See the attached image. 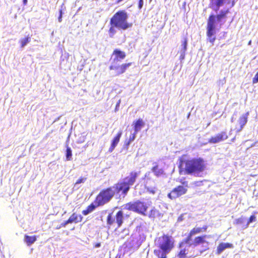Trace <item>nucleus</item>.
Masks as SVG:
<instances>
[{
  "label": "nucleus",
  "instance_id": "nucleus-47",
  "mask_svg": "<svg viewBox=\"0 0 258 258\" xmlns=\"http://www.w3.org/2000/svg\"><path fill=\"white\" fill-rule=\"evenodd\" d=\"M251 41H250L248 42V45H250V44H251Z\"/></svg>",
  "mask_w": 258,
  "mask_h": 258
},
{
  "label": "nucleus",
  "instance_id": "nucleus-14",
  "mask_svg": "<svg viewBox=\"0 0 258 258\" xmlns=\"http://www.w3.org/2000/svg\"><path fill=\"white\" fill-rule=\"evenodd\" d=\"M122 133V131H119V132L116 135V136L112 140L111 146L108 150L109 152H112L113 150L114 149V148L116 147L117 145L118 144L120 140V139L121 137Z\"/></svg>",
  "mask_w": 258,
  "mask_h": 258
},
{
  "label": "nucleus",
  "instance_id": "nucleus-28",
  "mask_svg": "<svg viewBox=\"0 0 258 258\" xmlns=\"http://www.w3.org/2000/svg\"><path fill=\"white\" fill-rule=\"evenodd\" d=\"M68 57V54H64L63 56H62L60 58V66L61 68H62L63 67H65L66 64L67 62V60H65V59H67Z\"/></svg>",
  "mask_w": 258,
  "mask_h": 258
},
{
  "label": "nucleus",
  "instance_id": "nucleus-32",
  "mask_svg": "<svg viewBox=\"0 0 258 258\" xmlns=\"http://www.w3.org/2000/svg\"><path fill=\"white\" fill-rule=\"evenodd\" d=\"M147 190L151 194H154L155 193L156 190L154 187H147Z\"/></svg>",
  "mask_w": 258,
  "mask_h": 258
},
{
  "label": "nucleus",
  "instance_id": "nucleus-18",
  "mask_svg": "<svg viewBox=\"0 0 258 258\" xmlns=\"http://www.w3.org/2000/svg\"><path fill=\"white\" fill-rule=\"evenodd\" d=\"M113 54L115 55V57L114 59V61L115 60L118 61L119 60V59H123L125 57V52L118 49H115L113 51Z\"/></svg>",
  "mask_w": 258,
  "mask_h": 258
},
{
  "label": "nucleus",
  "instance_id": "nucleus-25",
  "mask_svg": "<svg viewBox=\"0 0 258 258\" xmlns=\"http://www.w3.org/2000/svg\"><path fill=\"white\" fill-rule=\"evenodd\" d=\"M115 222H116L115 220V216L113 217L112 216V214L110 213L109 214L107 218V223L108 225H112Z\"/></svg>",
  "mask_w": 258,
  "mask_h": 258
},
{
  "label": "nucleus",
  "instance_id": "nucleus-23",
  "mask_svg": "<svg viewBox=\"0 0 258 258\" xmlns=\"http://www.w3.org/2000/svg\"><path fill=\"white\" fill-rule=\"evenodd\" d=\"M206 236H199L196 237L194 240V245L197 246L198 244L200 243H204L206 242L205 238Z\"/></svg>",
  "mask_w": 258,
  "mask_h": 258
},
{
  "label": "nucleus",
  "instance_id": "nucleus-43",
  "mask_svg": "<svg viewBox=\"0 0 258 258\" xmlns=\"http://www.w3.org/2000/svg\"><path fill=\"white\" fill-rule=\"evenodd\" d=\"M28 1L27 0H23V4L24 6H26L27 5Z\"/></svg>",
  "mask_w": 258,
  "mask_h": 258
},
{
  "label": "nucleus",
  "instance_id": "nucleus-29",
  "mask_svg": "<svg viewBox=\"0 0 258 258\" xmlns=\"http://www.w3.org/2000/svg\"><path fill=\"white\" fill-rule=\"evenodd\" d=\"M87 179L86 177H81L79 179H78L75 183V187H77V185L79 184L84 183Z\"/></svg>",
  "mask_w": 258,
  "mask_h": 258
},
{
  "label": "nucleus",
  "instance_id": "nucleus-40",
  "mask_svg": "<svg viewBox=\"0 0 258 258\" xmlns=\"http://www.w3.org/2000/svg\"><path fill=\"white\" fill-rule=\"evenodd\" d=\"M101 246V243H96L95 245H94V247L95 248H99Z\"/></svg>",
  "mask_w": 258,
  "mask_h": 258
},
{
  "label": "nucleus",
  "instance_id": "nucleus-31",
  "mask_svg": "<svg viewBox=\"0 0 258 258\" xmlns=\"http://www.w3.org/2000/svg\"><path fill=\"white\" fill-rule=\"evenodd\" d=\"M186 254V250L185 249H181L178 254V256L179 258H184Z\"/></svg>",
  "mask_w": 258,
  "mask_h": 258
},
{
  "label": "nucleus",
  "instance_id": "nucleus-12",
  "mask_svg": "<svg viewBox=\"0 0 258 258\" xmlns=\"http://www.w3.org/2000/svg\"><path fill=\"white\" fill-rule=\"evenodd\" d=\"M207 227L206 226H205L202 228L196 227V228H194V229H192L190 231L188 237L186 238V239L185 241V243L187 244H188L189 245H191L192 244L190 243V241L191 240V237L196 234L200 233V232H201L202 231H206L207 230Z\"/></svg>",
  "mask_w": 258,
  "mask_h": 258
},
{
  "label": "nucleus",
  "instance_id": "nucleus-5",
  "mask_svg": "<svg viewBox=\"0 0 258 258\" xmlns=\"http://www.w3.org/2000/svg\"><path fill=\"white\" fill-rule=\"evenodd\" d=\"M120 191L116 184L103 189L97 196L95 203L98 206H103L110 202L115 193L118 194Z\"/></svg>",
  "mask_w": 258,
  "mask_h": 258
},
{
  "label": "nucleus",
  "instance_id": "nucleus-46",
  "mask_svg": "<svg viewBox=\"0 0 258 258\" xmlns=\"http://www.w3.org/2000/svg\"><path fill=\"white\" fill-rule=\"evenodd\" d=\"M61 227V226L60 225L59 226H57V229H59V228H60Z\"/></svg>",
  "mask_w": 258,
  "mask_h": 258
},
{
  "label": "nucleus",
  "instance_id": "nucleus-38",
  "mask_svg": "<svg viewBox=\"0 0 258 258\" xmlns=\"http://www.w3.org/2000/svg\"><path fill=\"white\" fill-rule=\"evenodd\" d=\"M70 224L69 222L68 221V220H67L63 222H62L61 224H60V226L61 227H66L68 224Z\"/></svg>",
  "mask_w": 258,
  "mask_h": 258
},
{
  "label": "nucleus",
  "instance_id": "nucleus-44",
  "mask_svg": "<svg viewBox=\"0 0 258 258\" xmlns=\"http://www.w3.org/2000/svg\"><path fill=\"white\" fill-rule=\"evenodd\" d=\"M201 182H202L201 181H198V182H195V184L196 185H200Z\"/></svg>",
  "mask_w": 258,
  "mask_h": 258
},
{
  "label": "nucleus",
  "instance_id": "nucleus-2",
  "mask_svg": "<svg viewBox=\"0 0 258 258\" xmlns=\"http://www.w3.org/2000/svg\"><path fill=\"white\" fill-rule=\"evenodd\" d=\"M180 166L184 169L186 174L200 177L202 176L206 168L204 161L201 158L181 161Z\"/></svg>",
  "mask_w": 258,
  "mask_h": 258
},
{
  "label": "nucleus",
  "instance_id": "nucleus-6",
  "mask_svg": "<svg viewBox=\"0 0 258 258\" xmlns=\"http://www.w3.org/2000/svg\"><path fill=\"white\" fill-rule=\"evenodd\" d=\"M140 175V171H132L121 181L116 183L119 189L122 192V194L123 195V197L127 195L130 187L134 184Z\"/></svg>",
  "mask_w": 258,
  "mask_h": 258
},
{
  "label": "nucleus",
  "instance_id": "nucleus-35",
  "mask_svg": "<svg viewBox=\"0 0 258 258\" xmlns=\"http://www.w3.org/2000/svg\"><path fill=\"white\" fill-rule=\"evenodd\" d=\"M258 82V72L255 74L253 79V83H257Z\"/></svg>",
  "mask_w": 258,
  "mask_h": 258
},
{
  "label": "nucleus",
  "instance_id": "nucleus-1",
  "mask_svg": "<svg viewBox=\"0 0 258 258\" xmlns=\"http://www.w3.org/2000/svg\"><path fill=\"white\" fill-rule=\"evenodd\" d=\"M209 8L212 9L216 14L210 15L207 21V36L210 43L213 45L216 40L215 35L217 27L221 28L226 21L227 15L230 10L234 6L233 1L229 7L227 5L231 3V0H209Z\"/></svg>",
  "mask_w": 258,
  "mask_h": 258
},
{
  "label": "nucleus",
  "instance_id": "nucleus-41",
  "mask_svg": "<svg viewBox=\"0 0 258 258\" xmlns=\"http://www.w3.org/2000/svg\"><path fill=\"white\" fill-rule=\"evenodd\" d=\"M182 217H183V216H182V215L178 217V220H178V222H180V221H182V220H183V218H182Z\"/></svg>",
  "mask_w": 258,
  "mask_h": 258
},
{
  "label": "nucleus",
  "instance_id": "nucleus-24",
  "mask_svg": "<svg viewBox=\"0 0 258 258\" xmlns=\"http://www.w3.org/2000/svg\"><path fill=\"white\" fill-rule=\"evenodd\" d=\"M95 209V206L93 204H91L87 207L86 210L83 211L82 213L84 215H87L93 211H94Z\"/></svg>",
  "mask_w": 258,
  "mask_h": 258
},
{
  "label": "nucleus",
  "instance_id": "nucleus-42",
  "mask_svg": "<svg viewBox=\"0 0 258 258\" xmlns=\"http://www.w3.org/2000/svg\"><path fill=\"white\" fill-rule=\"evenodd\" d=\"M120 100H119L118 102L117 103L116 105V108H115V110L117 109V107L119 106V105H120Z\"/></svg>",
  "mask_w": 258,
  "mask_h": 258
},
{
  "label": "nucleus",
  "instance_id": "nucleus-33",
  "mask_svg": "<svg viewBox=\"0 0 258 258\" xmlns=\"http://www.w3.org/2000/svg\"><path fill=\"white\" fill-rule=\"evenodd\" d=\"M144 5V0H139L138 4V8L141 10L143 6Z\"/></svg>",
  "mask_w": 258,
  "mask_h": 258
},
{
  "label": "nucleus",
  "instance_id": "nucleus-9",
  "mask_svg": "<svg viewBox=\"0 0 258 258\" xmlns=\"http://www.w3.org/2000/svg\"><path fill=\"white\" fill-rule=\"evenodd\" d=\"M228 136L226 132H222L216 136L212 137L209 140L211 144H216L226 140Z\"/></svg>",
  "mask_w": 258,
  "mask_h": 258
},
{
  "label": "nucleus",
  "instance_id": "nucleus-19",
  "mask_svg": "<svg viewBox=\"0 0 258 258\" xmlns=\"http://www.w3.org/2000/svg\"><path fill=\"white\" fill-rule=\"evenodd\" d=\"M82 219V217L80 215H77L75 213H74L72 215V216L69 218L68 220L70 223H72L73 222L78 223L81 221Z\"/></svg>",
  "mask_w": 258,
  "mask_h": 258
},
{
  "label": "nucleus",
  "instance_id": "nucleus-13",
  "mask_svg": "<svg viewBox=\"0 0 258 258\" xmlns=\"http://www.w3.org/2000/svg\"><path fill=\"white\" fill-rule=\"evenodd\" d=\"M187 39L186 38H184L183 40L182 41L180 47V50L178 52L180 54L179 59L181 62H182L185 58V52L187 50Z\"/></svg>",
  "mask_w": 258,
  "mask_h": 258
},
{
  "label": "nucleus",
  "instance_id": "nucleus-17",
  "mask_svg": "<svg viewBox=\"0 0 258 258\" xmlns=\"http://www.w3.org/2000/svg\"><path fill=\"white\" fill-rule=\"evenodd\" d=\"M232 244L229 243H221L217 247V253L221 254L225 249L228 248H231Z\"/></svg>",
  "mask_w": 258,
  "mask_h": 258
},
{
  "label": "nucleus",
  "instance_id": "nucleus-45",
  "mask_svg": "<svg viewBox=\"0 0 258 258\" xmlns=\"http://www.w3.org/2000/svg\"><path fill=\"white\" fill-rule=\"evenodd\" d=\"M150 173V172H149L148 173H146L145 174V176L147 177L149 175Z\"/></svg>",
  "mask_w": 258,
  "mask_h": 258
},
{
  "label": "nucleus",
  "instance_id": "nucleus-16",
  "mask_svg": "<svg viewBox=\"0 0 258 258\" xmlns=\"http://www.w3.org/2000/svg\"><path fill=\"white\" fill-rule=\"evenodd\" d=\"M145 123L142 119H139L135 122L134 123V132L135 134H138L142 127L144 126Z\"/></svg>",
  "mask_w": 258,
  "mask_h": 258
},
{
  "label": "nucleus",
  "instance_id": "nucleus-27",
  "mask_svg": "<svg viewBox=\"0 0 258 258\" xmlns=\"http://www.w3.org/2000/svg\"><path fill=\"white\" fill-rule=\"evenodd\" d=\"M72 150L70 147H67L66 153L67 160L70 161L72 159Z\"/></svg>",
  "mask_w": 258,
  "mask_h": 258
},
{
  "label": "nucleus",
  "instance_id": "nucleus-3",
  "mask_svg": "<svg viewBox=\"0 0 258 258\" xmlns=\"http://www.w3.org/2000/svg\"><path fill=\"white\" fill-rule=\"evenodd\" d=\"M155 243L159 249H155L154 254L158 258H167V254L170 252L173 247L171 237L163 235L155 240Z\"/></svg>",
  "mask_w": 258,
  "mask_h": 258
},
{
  "label": "nucleus",
  "instance_id": "nucleus-26",
  "mask_svg": "<svg viewBox=\"0 0 258 258\" xmlns=\"http://www.w3.org/2000/svg\"><path fill=\"white\" fill-rule=\"evenodd\" d=\"M137 134H135V132H134V133L131 134L128 140L125 142L124 145L126 146H128L130 145V144L135 140Z\"/></svg>",
  "mask_w": 258,
  "mask_h": 258
},
{
  "label": "nucleus",
  "instance_id": "nucleus-30",
  "mask_svg": "<svg viewBox=\"0 0 258 258\" xmlns=\"http://www.w3.org/2000/svg\"><path fill=\"white\" fill-rule=\"evenodd\" d=\"M256 220V217L254 215H251L248 221H247V224L246 225V226H245L244 228H246L248 226V225L250 223H252L253 222H254Z\"/></svg>",
  "mask_w": 258,
  "mask_h": 258
},
{
  "label": "nucleus",
  "instance_id": "nucleus-11",
  "mask_svg": "<svg viewBox=\"0 0 258 258\" xmlns=\"http://www.w3.org/2000/svg\"><path fill=\"white\" fill-rule=\"evenodd\" d=\"M249 115V112H247L246 113L242 114L240 117L239 118L238 120V122L239 124V127H236V132H240L241 131L245 126V125L246 124L247 122V118L248 116Z\"/></svg>",
  "mask_w": 258,
  "mask_h": 258
},
{
  "label": "nucleus",
  "instance_id": "nucleus-36",
  "mask_svg": "<svg viewBox=\"0 0 258 258\" xmlns=\"http://www.w3.org/2000/svg\"><path fill=\"white\" fill-rule=\"evenodd\" d=\"M236 115H237V112H235L233 113V114L231 117V121L232 122H234V120L236 119Z\"/></svg>",
  "mask_w": 258,
  "mask_h": 258
},
{
  "label": "nucleus",
  "instance_id": "nucleus-15",
  "mask_svg": "<svg viewBox=\"0 0 258 258\" xmlns=\"http://www.w3.org/2000/svg\"><path fill=\"white\" fill-rule=\"evenodd\" d=\"M123 215L124 214L122 211H118L115 215V220L118 227H120L123 223L124 219Z\"/></svg>",
  "mask_w": 258,
  "mask_h": 258
},
{
  "label": "nucleus",
  "instance_id": "nucleus-37",
  "mask_svg": "<svg viewBox=\"0 0 258 258\" xmlns=\"http://www.w3.org/2000/svg\"><path fill=\"white\" fill-rule=\"evenodd\" d=\"M114 28H115V27L111 26V27L110 28L109 30L110 33L114 34L115 33V30L114 29Z\"/></svg>",
  "mask_w": 258,
  "mask_h": 258
},
{
  "label": "nucleus",
  "instance_id": "nucleus-39",
  "mask_svg": "<svg viewBox=\"0 0 258 258\" xmlns=\"http://www.w3.org/2000/svg\"><path fill=\"white\" fill-rule=\"evenodd\" d=\"M243 219L242 218H239L238 219L236 220V223L237 224H241L243 222Z\"/></svg>",
  "mask_w": 258,
  "mask_h": 258
},
{
  "label": "nucleus",
  "instance_id": "nucleus-10",
  "mask_svg": "<svg viewBox=\"0 0 258 258\" xmlns=\"http://www.w3.org/2000/svg\"><path fill=\"white\" fill-rule=\"evenodd\" d=\"M132 65V63H127L122 64L120 66H118L115 64H112L109 69L111 70H115L116 71L117 75H120L124 73L126 70Z\"/></svg>",
  "mask_w": 258,
  "mask_h": 258
},
{
  "label": "nucleus",
  "instance_id": "nucleus-22",
  "mask_svg": "<svg viewBox=\"0 0 258 258\" xmlns=\"http://www.w3.org/2000/svg\"><path fill=\"white\" fill-rule=\"evenodd\" d=\"M31 41V37L28 35L27 37L22 38L19 40V42L21 44V47L24 48Z\"/></svg>",
  "mask_w": 258,
  "mask_h": 258
},
{
  "label": "nucleus",
  "instance_id": "nucleus-34",
  "mask_svg": "<svg viewBox=\"0 0 258 258\" xmlns=\"http://www.w3.org/2000/svg\"><path fill=\"white\" fill-rule=\"evenodd\" d=\"M59 15L58 18V20L59 22H61L62 21V12L61 10H59Z\"/></svg>",
  "mask_w": 258,
  "mask_h": 258
},
{
  "label": "nucleus",
  "instance_id": "nucleus-8",
  "mask_svg": "<svg viewBox=\"0 0 258 258\" xmlns=\"http://www.w3.org/2000/svg\"><path fill=\"white\" fill-rule=\"evenodd\" d=\"M182 184L185 185V187L183 185H179L174 188L169 194H168V198L172 200L175 199L176 198L186 194L187 191L186 187H187V182L184 181Z\"/></svg>",
  "mask_w": 258,
  "mask_h": 258
},
{
  "label": "nucleus",
  "instance_id": "nucleus-21",
  "mask_svg": "<svg viewBox=\"0 0 258 258\" xmlns=\"http://www.w3.org/2000/svg\"><path fill=\"white\" fill-rule=\"evenodd\" d=\"M36 240V237L35 236H30L27 235H25L24 241L28 246L34 243Z\"/></svg>",
  "mask_w": 258,
  "mask_h": 258
},
{
  "label": "nucleus",
  "instance_id": "nucleus-20",
  "mask_svg": "<svg viewBox=\"0 0 258 258\" xmlns=\"http://www.w3.org/2000/svg\"><path fill=\"white\" fill-rule=\"evenodd\" d=\"M152 172L157 177L161 176L164 172L162 168H160L157 164L152 167Z\"/></svg>",
  "mask_w": 258,
  "mask_h": 258
},
{
  "label": "nucleus",
  "instance_id": "nucleus-48",
  "mask_svg": "<svg viewBox=\"0 0 258 258\" xmlns=\"http://www.w3.org/2000/svg\"><path fill=\"white\" fill-rule=\"evenodd\" d=\"M59 117L57 118V119H56V120H55V121H57V120L59 119Z\"/></svg>",
  "mask_w": 258,
  "mask_h": 258
},
{
  "label": "nucleus",
  "instance_id": "nucleus-7",
  "mask_svg": "<svg viewBox=\"0 0 258 258\" xmlns=\"http://www.w3.org/2000/svg\"><path fill=\"white\" fill-rule=\"evenodd\" d=\"M124 209L133 211L138 214L146 215V212L148 208L147 203L138 200L133 202H130L124 205Z\"/></svg>",
  "mask_w": 258,
  "mask_h": 258
},
{
  "label": "nucleus",
  "instance_id": "nucleus-4",
  "mask_svg": "<svg viewBox=\"0 0 258 258\" xmlns=\"http://www.w3.org/2000/svg\"><path fill=\"white\" fill-rule=\"evenodd\" d=\"M128 15L125 11H119L111 18L110 24L118 29L125 30L132 26V23H128Z\"/></svg>",
  "mask_w": 258,
  "mask_h": 258
}]
</instances>
